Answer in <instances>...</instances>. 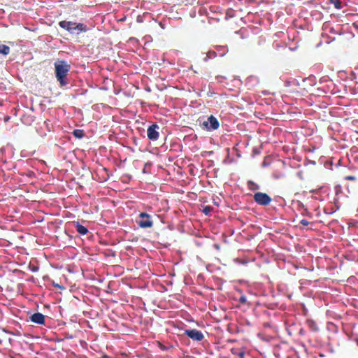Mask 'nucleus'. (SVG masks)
<instances>
[{"label":"nucleus","mask_w":358,"mask_h":358,"mask_svg":"<svg viewBox=\"0 0 358 358\" xmlns=\"http://www.w3.org/2000/svg\"><path fill=\"white\" fill-rule=\"evenodd\" d=\"M55 77L59 83L61 87L67 84L66 80V76L71 69V66L64 60H60L55 63Z\"/></svg>","instance_id":"obj_1"},{"label":"nucleus","mask_w":358,"mask_h":358,"mask_svg":"<svg viewBox=\"0 0 358 358\" xmlns=\"http://www.w3.org/2000/svg\"><path fill=\"white\" fill-rule=\"evenodd\" d=\"M61 28L66 30L71 34H79L87 30V26L83 23H76L71 21L63 20L59 22Z\"/></svg>","instance_id":"obj_2"},{"label":"nucleus","mask_w":358,"mask_h":358,"mask_svg":"<svg viewBox=\"0 0 358 358\" xmlns=\"http://www.w3.org/2000/svg\"><path fill=\"white\" fill-rule=\"evenodd\" d=\"M202 128L207 131L216 130L220 127V123L216 117L210 115L208 117L206 121L203 122Z\"/></svg>","instance_id":"obj_3"},{"label":"nucleus","mask_w":358,"mask_h":358,"mask_svg":"<svg viewBox=\"0 0 358 358\" xmlns=\"http://www.w3.org/2000/svg\"><path fill=\"white\" fill-rule=\"evenodd\" d=\"M253 199L260 206H268L272 201V199L266 193L259 192L254 194Z\"/></svg>","instance_id":"obj_4"},{"label":"nucleus","mask_w":358,"mask_h":358,"mask_svg":"<svg viewBox=\"0 0 358 358\" xmlns=\"http://www.w3.org/2000/svg\"><path fill=\"white\" fill-rule=\"evenodd\" d=\"M139 221L138 224L141 228H150L153 225V222L149 214L146 213H141L139 214Z\"/></svg>","instance_id":"obj_5"},{"label":"nucleus","mask_w":358,"mask_h":358,"mask_svg":"<svg viewBox=\"0 0 358 358\" xmlns=\"http://www.w3.org/2000/svg\"><path fill=\"white\" fill-rule=\"evenodd\" d=\"M185 335H187L188 337L192 338L194 341H201L203 339L204 336L203 334L201 331H199L197 329H186L185 330Z\"/></svg>","instance_id":"obj_6"},{"label":"nucleus","mask_w":358,"mask_h":358,"mask_svg":"<svg viewBox=\"0 0 358 358\" xmlns=\"http://www.w3.org/2000/svg\"><path fill=\"white\" fill-rule=\"evenodd\" d=\"M159 126L156 124L150 125L147 131L148 137L150 141H157L159 138V132L157 131Z\"/></svg>","instance_id":"obj_7"},{"label":"nucleus","mask_w":358,"mask_h":358,"mask_svg":"<svg viewBox=\"0 0 358 358\" xmlns=\"http://www.w3.org/2000/svg\"><path fill=\"white\" fill-rule=\"evenodd\" d=\"M30 320L32 322L38 324H44L45 316L41 313H34L30 316Z\"/></svg>","instance_id":"obj_8"},{"label":"nucleus","mask_w":358,"mask_h":358,"mask_svg":"<svg viewBox=\"0 0 358 358\" xmlns=\"http://www.w3.org/2000/svg\"><path fill=\"white\" fill-rule=\"evenodd\" d=\"M74 226L78 233L81 235H85L88 233V229L87 227L80 224L78 222H74Z\"/></svg>","instance_id":"obj_9"},{"label":"nucleus","mask_w":358,"mask_h":358,"mask_svg":"<svg viewBox=\"0 0 358 358\" xmlns=\"http://www.w3.org/2000/svg\"><path fill=\"white\" fill-rule=\"evenodd\" d=\"M306 324L308 325L310 331L314 332H317L319 331V327L317 326V322L315 320L312 319H308L306 320Z\"/></svg>","instance_id":"obj_10"},{"label":"nucleus","mask_w":358,"mask_h":358,"mask_svg":"<svg viewBox=\"0 0 358 358\" xmlns=\"http://www.w3.org/2000/svg\"><path fill=\"white\" fill-rule=\"evenodd\" d=\"M231 351L234 358H245V352L243 349L232 348Z\"/></svg>","instance_id":"obj_11"},{"label":"nucleus","mask_w":358,"mask_h":358,"mask_svg":"<svg viewBox=\"0 0 358 358\" xmlns=\"http://www.w3.org/2000/svg\"><path fill=\"white\" fill-rule=\"evenodd\" d=\"M10 52V48L9 46L3 44H0V55H2L3 56L8 55Z\"/></svg>","instance_id":"obj_12"},{"label":"nucleus","mask_w":358,"mask_h":358,"mask_svg":"<svg viewBox=\"0 0 358 358\" xmlns=\"http://www.w3.org/2000/svg\"><path fill=\"white\" fill-rule=\"evenodd\" d=\"M248 187L250 190H257L259 188V185L257 183L251 180L248 182Z\"/></svg>","instance_id":"obj_13"},{"label":"nucleus","mask_w":358,"mask_h":358,"mask_svg":"<svg viewBox=\"0 0 358 358\" xmlns=\"http://www.w3.org/2000/svg\"><path fill=\"white\" fill-rule=\"evenodd\" d=\"M73 134L74 135V136H76V138H81L84 136L85 135V133L83 131V130H81V129H75L73 131Z\"/></svg>","instance_id":"obj_14"},{"label":"nucleus","mask_w":358,"mask_h":358,"mask_svg":"<svg viewBox=\"0 0 358 358\" xmlns=\"http://www.w3.org/2000/svg\"><path fill=\"white\" fill-rule=\"evenodd\" d=\"M213 207L210 206H203V210H202V212L206 215H208L211 211L213 210Z\"/></svg>","instance_id":"obj_15"},{"label":"nucleus","mask_w":358,"mask_h":358,"mask_svg":"<svg viewBox=\"0 0 358 358\" xmlns=\"http://www.w3.org/2000/svg\"><path fill=\"white\" fill-rule=\"evenodd\" d=\"M329 2L334 5L335 8L337 9L341 8V2L340 0H329Z\"/></svg>","instance_id":"obj_16"},{"label":"nucleus","mask_w":358,"mask_h":358,"mask_svg":"<svg viewBox=\"0 0 358 358\" xmlns=\"http://www.w3.org/2000/svg\"><path fill=\"white\" fill-rule=\"evenodd\" d=\"M239 301L241 303H246L247 302V298L245 296H241L239 299Z\"/></svg>","instance_id":"obj_17"},{"label":"nucleus","mask_w":358,"mask_h":358,"mask_svg":"<svg viewBox=\"0 0 358 358\" xmlns=\"http://www.w3.org/2000/svg\"><path fill=\"white\" fill-rule=\"evenodd\" d=\"M300 223L303 226H308L309 224V222L306 219L301 220Z\"/></svg>","instance_id":"obj_18"},{"label":"nucleus","mask_w":358,"mask_h":358,"mask_svg":"<svg viewBox=\"0 0 358 358\" xmlns=\"http://www.w3.org/2000/svg\"><path fill=\"white\" fill-rule=\"evenodd\" d=\"M345 180H356V177L354 176H348L345 178Z\"/></svg>","instance_id":"obj_19"},{"label":"nucleus","mask_w":358,"mask_h":358,"mask_svg":"<svg viewBox=\"0 0 358 358\" xmlns=\"http://www.w3.org/2000/svg\"><path fill=\"white\" fill-rule=\"evenodd\" d=\"M52 285L55 287H58L59 289H64V287L62 285H59V284L57 283H55V282H52Z\"/></svg>","instance_id":"obj_20"},{"label":"nucleus","mask_w":358,"mask_h":358,"mask_svg":"<svg viewBox=\"0 0 358 358\" xmlns=\"http://www.w3.org/2000/svg\"><path fill=\"white\" fill-rule=\"evenodd\" d=\"M232 11H233V10H227V13H226V15H227V16H229L230 17H233V15H231V13Z\"/></svg>","instance_id":"obj_21"},{"label":"nucleus","mask_w":358,"mask_h":358,"mask_svg":"<svg viewBox=\"0 0 358 358\" xmlns=\"http://www.w3.org/2000/svg\"><path fill=\"white\" fill-rule=\"evenodd\" d=\"M299 334L303 336L305 334V331L303 329H301L299 331Z\"/></svg>","instance_id":"obj_22"},{"label":"nucleus","mask_w":358,"mask_h":358,"mask_svg":"<svg viewBox=\"0 0 358 358\" xmlns=\"http://www.w3.org/2000/svg\"><path fill=\"white\" fill-rule=\"evenodd\" d=\"M216 78H217V80L224 78L223 76H218Z\"/></svg>","instance_id":"obj_23"}]
</instances>
